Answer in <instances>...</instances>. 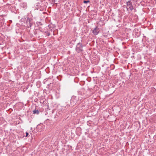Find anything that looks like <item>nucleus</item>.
<instances>
[{"label": "nucleus", "instance_id": "nucleus-1", "mask_svg": "<svg viewBox=\"0 0 156 156\" xmlns=\"http://www.w3.org/2000/svg\"><path fill=\"white\" fill-rule=\"evenodd\" d=\"M126 9L127 10H132L133 9L132 2L131 0L128 1L126 3Z\"/></svg>", "mask_w": 156, "mask_h": 156}, {"label": "nucleus", "instance_id": "nucleus-2", "mask_svg": "<svg viewBox=\"0 0 156 156\" xmlns=\"http://www.w3.org/2000/svg\"><path fill=\"white\" fill-rule=\"evenodd\" d=\"M26 25L27 30H29L31 29L32 25L31 22V20L29 18H27L26 20Z\"/></svg>", "mask_w": 156, "mask_h": 156}, {"label": "nucleus", "instance_id": "nucleus-3", "mask_svg": "<svg viewBox=\"0 0 156 156\" xmlns=\"http://www.w3.org/2000/svg\"><path fill=\"white\" fill-rule=\"evenodd\" d=\"M92 33L94 35H97L100 31V29L98 27L96 26L94 29L91 30Z\"/></svg>", "mask_w": 156, "mask_h": 156}, {"label": "nucleus", "instance_id": "nucleus-4", "mask_svg": "<svg viewBox=\"0 0 156 156\" xmlns=\"http://www.w3.org/2000/svg\"><path fill=\"white\" fill-rule=\"evenodd\" d=\"M76 50L78 53L82 51V47L80 43H79L77 45Z\"/></svg>", "mask_w": 156, "mask_h": 156}, {"label": "nucleus", "instance_id": "nucleus-5", "mask_svg": "<svg viewBox=\"0 0 156 156\" xmlns=\"http://www.w3.org/2000/svg\"><path fill=\"white\" fill-rule=\"evenodd\" d=\"M33 113L34 114H38L39 113V112L37 110H34L33 111Z\"/></svg>", "mask_w": 156, "mask_h": 156}, {"label": "nucleus", "instance_id": "nucleus-6", "mask_svg": "<svg viewBox=\"0 0 156 156\" xmlns=\"http://www.w3.org/2000/svg\"><path fill=\"white\" fill-rule=\"evenodd\" d=\"M89 2V1L88 0V1H83V3H87L88 2Z\"/></svg>", "mask_w": 156, "mask_h": 156}, {"label": "nucleus", "instance_id": "nucleus-7", "mask_svg": "<svg viewBox=\"0 0 156 156\" xmlns=\"http://www.w3.org/2000/svg\"><path fill=\"white\" fill-rule=\"evenodd\" d=\"M46 35L47 36H49L50 35V34L48 32H47L46 33Z\"/></svg>", "mask_w": 156, "mask_h": 156}, {"label": "nucleus", "instance_id": "nucleus-8", "mask_svg": "<svg viewBox=\"0 0 156 156\" xmlns=\"http://www.w3.org/2000/svg\"><path fill=\"white\" fill-rule=\"evenodd\" d=\"M26 137H27L28 136V133H27V132H26Z\"/></svg>", "mask_w": 156, "mask_h": 156}]
</instances>
